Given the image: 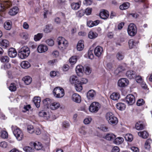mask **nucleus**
<instances>
[{"label": "nucleus", "mask_w": 152, "mask_h": 152, "mask_svg": "<svg viewBox=\"0 0 152 152\" xmlns=\"http://www.w3.org/2000/svg\"><path fill=\"white\" fill-rule=\"evenodd\" d=\"M151 142V139H149L147 140L145 144V147L146 149H148L150 148V144Z\"/></svg>", "instance_id": "42"}, {"label": "nucleus", "mask_w": 152, "mask_h": 152, "mask_svg": "<svg viewBox=\"0 0 152 152\" xmlns=\"http://www.w3.org/2000/svg\"><path fill=\"white\" fill-rule=\"evenodd\" d=\"M86 129L85 127H82L79 129V132L82 134L85 135L86 134Z\"/></svg>", "instance_id": "56"}, {"label": "nucleus", "mask_w": 152, "mask_h": 152, "mask_svg": "<svg viewBox=\"0 0 152 152\" xmlns=\"http://www.w3.org/2000/svg\"><path fill=\"white\" fill-rule=\"evenodd\" d=\"M60 106L59 103L54 102L50 104L49 108L52 110H55L58 109Z\"/></svg>", "instance_id": "17"}, {"label": "nucleus", "mask_w": 152, "mask_h": 152, "mask_svg": "<svg viewBox=\"0 0 152 152\" xmlns=\"http://www.w3.org/2000/svg\"><path fill=\"white\" fill-rule=\"evenodd\" d=\"M129 7V3L128 2L124 3L120 6V9L122 10H126Z\"/></svg>", "instance_id": "34"}, {"label": "nucleus", "mask_w": 152, "mask_h": 152, "mask_svg": "<svg viewBox=\"0 0 152 152\" xmlns=\"http://www.w3.org/2000/svg\"><path fill=\"white\" fill-rule=\"evenodd\" d=\"M144 103V101L142 99H139L137 103V106H141L143 105Z\"/></svg>", "instance_id": "57"}, {"label": "nucleus", "mask_w": 152, "mask_h": 152, "mask_svg": "<svg viewBox=\"0 0 152 152\" xmlns=\"http://www.w3.org/2000/svg\"><path fill=\"white\" fill-rule=\"evenodd\" d=\"M77 60V58L76 56H72L69 60L70 63L72 65L75 64Z\"/></svg>", "instance_id": "37"}, {"label": "nucleus", "mask_w": 152, "mask_h": 152, "mask_svg": "<svg viewBox=\"0 0 152 152\" xmlns=\"http://www.w3.org/2000/svg\"><path fill=\"white\" fill-rule=\"evenodd\" d=\"M22 80L24 82L26 85H28L31 83L32 79L29 76H26L22 78Z\"/></svg>", "instance_id": "26"}, {"label": "nucleus", "mask_w": 152, "mask_h": 152, "mask_svg": "<svg viewBox=\"0 0 152 152\" xmlns=\"http://www.w3.org/2000/svg\"><path fill=\"white\" fill-rule=\"evenodd\" d=\"M125 70V68L123 66H119L115 70V73L116 75H118L119 74Z\"/></svg>", "instance_id": "36"}, {"label": "nucleus", "mask_w": 152, "mask_h": 152, "mask_svg": "<svg viewBox=\"0 0 152 152\" xmlns=\"http://www.w3.org/2000/svg\"><path fill=\"white\" fill-rule=\"evenodd\" d=\"M96 93L95 91L93 90H89L87 93V96L88 99H92L94 96L96 95Z\"/></svg>", "instance_id": "21"}, {"label": "nucleus", "mask_w": 152, "mask_h": 152, "mask_svg": "<svg viewBox=\"0 0 152 152\" xmlns=\"http://www.w3.org/2000/svg\"><path fill=\"white\" fill-rule=\"evenodd\" d=\"M135 128L137 130H141L144 129V126L141 121L137 122L135 124Z\"/></svg>", "instance_id": "32"}, {"label": "nucleus", "mask_w": 152, "mask_h": 152, "mask_svg": "<svg viewBox=\"0 0 152 152\" xmlns=\"http://www.w3.org/2000/svg\"><path fill=\"white\" fill-rule=\"evenodd\" d=\"M9 59V58L7 56H2L0 58V60L2 62H8Z\"/></svg>", "instance_id": "47"}, {"label": "nucleus", "mask_w": 152, "mask_h": 152, "mask_svg": "<svg viewBox=\"0 0 152 152\" xmlns=\"http://www.w3.org/2000/svg\"><path fill=\"white\" fill-rule=\"evenodd\" d=\"M100 129V130L104 132H107L108 131V128L104 125H101Z\"/></svg>", "instance_id": "58"}, {"label": "nucleus", "mask_w": 152, "mask_h": 152, "mask_svg": "<svg viewBox=\"0 0 152 152\" xmlns=\"http://www.w3.org/2000/svg\"><path fill=\"white\" fill-rule=\"evenodd\" d=\"M83 72L87 75H89L91 72V70L89 66H85L84 67Z\"/></svg>", "instance_id": "45"}, {"label": "nucleus", "mask_w": 152, "mask_h": 152, "mask_svg": "<svg viewBox=\"0 0 152 152\" xmlns=\"http://www.w3.org/2000/svg\"><path fill=\"white\" fill-rule=\"evenodd\" d=\"M77 49L79 51H81L84 48V42L83 40H80L77 43Z\"/></svg>", "instance_id": "24"}, {"label": "nucleus", "mask_w": 152, "mask_h": 152, "mask_svg": "<svg viewBox=\"0 0 152 152\" xmlns=\"http://www.w3.org/2000/svg\"><path fill=\"white\" fill-rule=\"evenodd\" d=\"M11 27V21H8L6 22L4 24V28L7 30H10Z\"/></svg>", "instance_id": "44"}, {"label": "nucleus", "mask_w": 152, "mask_h": 152, "mask_svg": "<svg viewBox=\"0 0 152 152\" xmlns=\"http://www.w3.org/2000/svg\"><path fill=\"white\" fill-rule=\"evenodd\" d=\"M23 149L26 152H33L34 151V149L28 146L24 147Z\"/></svg>", "instance_id": "50"}, {"label": "nucleus", "mask_w": 152, "mask_h": 152, "mask_svg": "<svg viewBox=\"0 0 152 152\" xmlns=\"http://www.w3.org/2000/svg\"><path fill=\"white\" fill-rule=\"evenodd\" d=\"M13 133L16 139L19 141L21 140L23 138V134L21 130L17 126H12Z\"/></svg>", "instance_id": "4"}, {"label": "nucleus", "mask_w": 152, "mask_h": 152, "mask_svg": "<svg viewBox=\"0 0 152 152\" xmlns=\"http://www.w3.org/2000/svg\"><path fill=\"white\" fill-rule=\"evenodd\" d=\"M30 144L31 146H34V148L37 150H39L41 149L42 147L41 143L39 142H32Z\"/></svg>", "instance_id": "20"}, {"label": "nucleus", "mask_w": 152, "mask_h": 152, "mask_svg": "<svg viewBox=\"0 0 152 152\" xmlns=\"http://www.w3.org/2000/svg\"><path fill=\"white\" fill-rule=\"evenodd\" d=\"M98 36V34L96 32L93 31H90L88 34V37L91 39H95Z\"/></svg>", "instance_id": "29"}, {"label": "nucleus", "mask_w": 152, "mask_h": 152, "mask_svg": "<svg viewBox=\"0 0 152 152\" xmlns=\"http://www.w3.org/2000/svg\"><path fill=\"white\" fill-rule=\"evenodd\" d=\"M43 34L42 33H38L34 36V39L35 41L39 40L42 37Z\"/></svg>", "instance_id": "39"}, {"label": "nucleus", "mask_w": 152, "mask_h": 152, "mask_svg": "<svg viewBox=\"0 0 152 152\" xmlns=\"http://www.w3.org/2000/svg\"><path fill=\"white\" fill-rule=\"evenodd\" d=\"M72 100L74 102L80 103L81 101V98L80 96L77 94H73L72 96Z\"/></svg>", "instance_id": "16"}, {"label": "nucleus", "mask_w": 152, "mask_h": 152, "mask_svg": "<svg viewBox=\"0 0 152 152\" xmlns=\"http://www.w3.org/2000/svg\"><path fill=\"white\" fill-rule=\"evenodd\" d=\"M126 100L128 104L131 105L134 103L135 100V97L134 95L129 94L126 96Z\"/></svg>", "instance_id": "10"}, {"label": "nucleus", "mask_w": 152, "mask_h": 152, "mask_svg": "<svg viewBox=\"0 0 152 152\" xmlns=\"http://www.w3.org/2000/svg\"><path fill=\"white\" fill-rule=\"evenodd\" d=\"M88 58L90 59H93L94 58V55L92 53V51L91 50L88 52Z\"/></svg>", "instance_id": "64"}, {"label": "nucleus", "mask_w": 152, "mask_h": 152, "mask_svg": "<svg viewBox=\"0 0 152 152\" xmlns=\"http://www.w3.org/2000/svg\"><path fill=\"white\" fill-rule=\"evenodd\" d=\"M48 50L47 46L41 44L39 45L37 48L38 52L39 53H42L45 52Z\"/></svg>", "instance_id": "11"}, {"label": "nucleus", "mask_w": 152, "mask_h": 152, "mask_svg": "<svg viewBox=\"0 0 152 152\" xmlns=\"http://www.w3.org/2000/svg\"><path fill=\"white\" fill-rule=\"evenodd\" d=\"M100 104L97 102H93L90 105L89 110L93 113L96 112L100 108Z\"/></svg>", "instance_id": "7"}, {"label": "nucleus", "mask_w": 152, "mask_h": 152, "mask_svg": "<svg viewBox=\"0 0 152 152\" xmlns=\"http://www.w3.org/2000/svg\"><path fill=\"white\" fill-rule=\"evenodd\" d=\"M30 53L29 48L26 46H25L19 50L18 55L20 58L23 59L27 57L29 55Z\"/></svg>", "instance_id": "3"}, {"label": "nucleus", "mask_w": 152, "mask_h": 152, "mask_svg": "<svg viewBox=\"0 0 152 152\" xmlns=\"http://www.w3.org/2000/svg\"><path fill=\"white\" fill-rule=\"evenodd\" d=\"M126 75L129 78L132 79L135 78L136 74L135 72L133 70H130L126 72Z\"/></svg>", "instance_id": "13"}, {"label": "nucleus", "mask_w": 152, "mask_h": 152, "mask_svg": "<svg viewBox=\"0 0 152 152\" xmlns=\"http://www.w3.org/2000/svg\"><path fill=\"white\" fill-rule=\"evenodd\" d=\"M129 47L130 49L132 48L135 45V42L133 39H130L129 41Z\"/></svg>", "instance_id": "54"}, {"label": "nucleus", "mask_w": 152, "mask_h": 152, "mask_svg": "<svg viewBox=\"0 0 152 152\" xmlns=\"http://www.w3.org/2000/svg\"><path fill=\"white\" fill-rule=\"evenodd\" d=\"M18 7H15L10 9L9 12V14L11 15H14L18 13Z\"/></svg>", "instance_id": "23"}, {"label": "nucleus", "mask_w": 152, "mask_h": 152, "mask_svg": "<svg viewBox=\"0 0 152 152\" xmlns=\"http://www.w3.org/2000/svg\"><path fill=\"white\" fill-rule=\"evenodd\" d=\"M33 102L37 108H39L40 107V102H41V99L40 97L37 96L34 97Z\"/></svg>", "instance_id": "25"}, {"label": "nucleus", "mask_w": 152, "mask_h": 152, "mask_svg": "<svg viewBox=\"0 0 152 152\" xmlns=\"http://www.w3.org/2000/svg\"><path fill=\"white\" fill-rule=\"evenodd\" d=\"M116 107L118 110H123L125 108V104L122 103H118L116 104Z\"/></svg>", "instance_id": "33"}, {"label": "nucleus", "mask_w": 152, "mask_h": 152, "mask_svg": "<svg viewBox=\"0 0 152 152\" xmlns=\"http://www.w3.org/2000/svg\"><path fill=\"white\" fill-rule=\"evenodd\" d=\"M0 136L3 138H6L8 137V134L5 131H2L0 132Z\"/></svg>", "instance_id": "46"}, {"label": "nucleus", "mask_w": 152, "mask_h": 152, "mask_svg": "<svg viewBox=\"0 0 152 152\" xmlns=\"http://www.w3.org/2000/svg\"><path fill=\"white\" fill-rule=\"evenodd\" d=\"M12 5L11 3L9 1H4L2 3L0 1V12L4 11L5 9L10 7Z\"/></svg>", "instance_id": "8"}, {"label": "nucleus", "mask_w": 152, "mask_h": 152, "mask_svg": "<svg viewBox=\"0 0 152 152\" xmlns=\"http://www.w3.org/2000/svg\"><path fill=\"white\" fill-rule=\"evenodd\" d=\"M124 138L126 141L129 142H131L133 139L132 135L130 134H126Z\"/></svg>", "instance_id": "41"}, {"label": "nucleus", "mask_w": 152, "mask_h": 152, "mask_svg": "<svg viewBox=\"0 0 152 152\" xmlns=\"http://www.w3.org/2000/svg\"><path fill=\"white\" fill-rule=\"evenodd\" d=\"M138 134L139 136L143 139L147 138L149 135L148 133L145 131L139 132Z\"/></svg>", "instance_id": "22"}, {"label": "nucleus", "mask_w": 152, "mask_h": 152, "mask_svg": "<svg viewBox=\"0 0 152 152\" xmlns=\"http://www.w3.org/2000/svg\"><path fill=\"white\" fill-rule=\"evenodd\" d=\"M59 53L57 50H55L52 52L51 56L54 58H57L59 56Z\"/></svg>", "instance_id": "53"}, {"label": "nucleus", "mask_w": 152, "mask_h": 152, "mask_svg": "<svg viewBox=\"0 0 152 152\" xmlns=\"http://www.w3.org/2000/svg\"><path fill=\"white\" fill-rule=\"evenodd\" d=\"M124 141L123 138L121 137H118L115 139L114 142L116 144H119L122 143Z\"/></svg>", "instance_id": "43"}, {"label": "nucleus", "mask_w": 152, "mask_h": 152, "mask_svg": "<svg viewBox=\"0 0 152 152\" xmlns=\"http://www.w3.org/2000/svg\"><path fill=\"white\" fill-rule=\"evenodd\" d=\"M92 0H85L83 2L84 4L86 5H90L92 4Z\"/></svg>", "instance_id": "61"}, {"label": "nucleus", "mask_w": 152, "mask_h": 152, "mask_svg": "<svg viewBox=\"0 0 152 152\" xmlns=\"http://www.w3.org/2000/svg\"><path fill=\"white\" fill-rule=\"evenodd\" d=\"M69 82L72 84H74L75 89L77 91H80L82 89V86H81V82L78 80L77 77L75 75H72L70 77Z\"/></svg>", "instance_id": "1"}, {"label": "nucleus", "mask_w": 152, "mask_h": 152, "mask_svg": "<svg viewBox=\"0 0 152 152\" xmlns=\"http://www.w3.org/2000/svg\"><path fill=\"white\" fill-rule=\"evenodd\" d=\"M129 83V81L127 79L121 78L118 80V85L120 87H123L127 86Z\"/></svg>", "instance_id": "9"}, {"label": "nucleus", "mask_w": 152, "mask_h": 152, "mask_svg": "<svg viewBox=\"0 0 152 152\" xmlns=\"http://www.w3.org/2000/svg\"><path fill=\"white\" fill-rule=\"evenodd\" d=\"M110 98L114 100H117L119 98V95L118 93L114 92L111 94Z\"/></svg>", "instance_id": "31"}, {"label": "nucleus", "mask_w": 152, "mask_h": 152, "mask_svg": "<svg viewBox=\"0 0 152 152\" xmlns=\"http://www.w3.org/2000/svg\"><path fill=\"white\" fill-rule=\"evenodd\" d=\"M127 31L130 36H134L137 32V28L136 26L133 23H130L128 26Z\"/></svg>", "instance_id": "6"}, {"label": "nucleus", "mask_w": 152, "mask_h": 152, "mask_svg": "<svg viewBox=\"0 0 152 152\" xmlns=\"http://www.w3.org/2000/svg\"><path fill=\"white\" fill-rule=\"evenodd\" d=\"M53 93L56 98H61L64 96V89L62 88L57 87L53 89Z\"/></svg>", "instance_id": "5"}, {"label": "nucleus", "mask_w": 152, "mask_h": 152, "mask_svg": "<svg viewBox=\"0 0 152 152\" xmlns=\"http://www.w3.org/2000/svg\"><path fill=\"white\" fill-rule=\"evenodd\" d=\"M84 67L81 65H77L76 68V72L78 75L81 76L83 75Z\"/></svg>", "instance_id": "18"}, {"label": "nucleus", "mask_w": 152, "mask_h": 152, "mask_svg": "<svg viewBox=\"0 0 152 152\" xmlns=\"http://www.w3.org/2000/svg\"><path fill=\"white\" fill-rule=\"evenodd\" d=\"M52 29V27L51 25H47L46 26L44 31L45 33H49L50 32Z\"/></svg>", "instance_id": "48"}, {"label": "nucleus", "mask_w": 152, "mask_h": 152, "mask_svg": "<svg viewBox=\"0 0 152 152\" xmlns=\"http://www.w3.org/2000/svg\"><path fill=\"white\" fill-rule=\"evenodd\" d=\"M91 121V118H85L84 120V122L85 124H87L90 123Z\"/></svg>", "instance_id": "62"}, {"label": "nucleus", "mask_w": 152, "mask_h": 152, "mask_svg": "<svg viewBox=\"0 0 152 152\" xmlns=\"http://www.w3.org/2000/svg\"><path fill=\"white\" fill-rule=\"evenodd\" d=\"M47 44L49 45L52 46L54 45V42L52 39H48L46 41Z\"/></svg>", "instance_id": "55"}, {"label": "nucleus", "mask_w": 152, "mask_h": 152, "mask_svg": "<svg viewBox=\"0 0 152 152\" xmlns=\"http://www.w3.org/2000/svg\"><path fill=\"white\" fill-rule=\"evenodd\" d=\"M21 37L23 39H26L28 37V34L26 33H23L20 34Z\"/></svg>", "instance_id": "59"}, {"label": "nucleus", "mask_w": 152, "mask_h": 152, "mask_svg": "<svg viewBox=\"0 0 152 152\" xmlns=\"http://www.w3.org/2000/svg\"><path fill=\"white\" fill-rule=\"evenodd\" d=\"M84 13V11L82 10L78 11L77 12V15L78 16L81 17L83 15Z\"/></svg>", "instance_id": "63"}, {"label": "nucleus", "mask_w": 152, "mask_h": 152, "mask_svg": "<svg viewBox=\"0 0 152 152\" xmlns=\"http://www.w3.org/2000/svg\"><path fill=\"white\" fill-rule=\"evenodd\" d=\"M8 54L9 56L12 58H14L16 56L17 53L16 50L13 48L9 49L8 51Z\"/></svg>", "instance_id": "19"}, {"label": "nucleus", "mask_w": 152, "mask_h": 152, "mask_svg": "<svg viewBox=\"0 0 152 152\" xmlns=\"http://www.w3.org/2000/svg\"><path fill=\"white\" fill-rule=\"evenodd\" d=\"M110 121V122H108L109 124L112 125H115L118 123V119L114 115L111 119Z\"/></svg>", "instance_id": "35"}, {"label": "nucleus", "mask_w": 152, "mask_h": 152, "mask_svg": "<svg viewBox=\"0 0 152 152\" xmlns=\"http://www.w3.org/2000/svg\"><path fill=\"white\" fill-rule=\"evenodd\" d=\"M39 116L43 117L45 119H48L50 116V114L48 112L42 110L39 113Z\"/></svg>", "instance_id": "15"}, {"label": "nucleus", "mask_w": 152, "mask_h": 152, "mask_svg": "<svg viewBox=\"0 0 152 152\" xmlns=\"http://www.w3.org/2000/svg\"><path fill=\"white\" fill-rule=\"evenodd\" d=\"M20 65L22 68L24 69L28 68L30 66L29 63L26 61H22Z\"/></svg>", "instance_id": "30"}, {"label": "nucleus", "mask_w": 152, "mask_h": 152, "mask_svg": "<svg viewBox=\"0 0 152 152\" xmlns=\"http://www.w3.org/2000/svg\"><path fill=\"white\" fill-rule=\"evenodd\" d=\"M58 48L61 50H63L68 46V41L64 38L60 37L57 39Z\"/></svg>", "instance_id": "2"}, {"label": "nucleus", "mask_w": 152, "mask_h": 152, "mask_svg": "<svg viewBox=\"0 0 152 152\" xmlns=\"http://www.w3.org/2000/svg\"><path fill=\"white\" fill-rule=\"evenodd\" d=\"M116 56L117 59L119 60H122L124 58V56L121 52H118L116 54Z\"/></svg>", "instance_id": "49"}, {"label": "nucleus", "mask_w": 152, "mask_h": 152, "mask_svg": "<svg viewBox=\"0 0 152 152\" xmlns=\"http://www.w3.org/2000/svg\"><path fill=\"white\" fill-rule=\"evenodd\" d=\"M115 138V136L112 133H108L107 134L105 138L108 140H114Z\"/></svg>", "instance_id": "28"}, {"label": "nucleus", "mask_w": 152, "mask_h": 152, "mask_svg": "<svg viewBox=\"0 0 152 152\" xmlns=\"http://www.w3.org/2000/svg\"><path fill=\"white\" fill-rule=\"evenodd\" d=\"M9 88V90L11 91H16L17 88L15 84L14 83L11 84Z\"/></svg>", "instance_id": "51"}, {"label": "nucleus", "mask_w": 152, "mask_h": 152, "mask_svg": "<svg viewBox=\"0 0 152 152\" xmlns=\"http://www.w3.org/2000/svg\"><path fill=\"white\" fill-rule=\"evenodd\" d=\"M109 15V14L108 12L104 10L101 11L99 13L100 17L103 19H106L107 18Z\"/></svg>", "instance_id": "14"}, {"label": "nucleus", "mask_w": 152, "mask_h": 152, "mask_svg": "<svg viewBox=\"0 0 152 152\" xmlns=\"http://www.w3.org/2000/svg\"><path fill=\"white\" fill-rule=\"evenodd\" d=\"M81 2H80L77 3L73 2L71 4V8L73 10H76L78 9L80 7Z\"/></svg>", "instance_id": "27"}, {"label": "nucleus", "mask_w": 152, "mask_h": 152, "mask_svg": "<svg viewBox=\"0 0 152 152\" xmlns=\"http://www.w3.org/2000/svg\"><path fill=\"white\" fill-rule=\"evenodd\" d=\"M1 45L3 47L6 48L9 45V42L6 39L3 40L0 42Z\"/></svg>", "instance_id": "38"}, {"label": "nucleus", "mask_w": 152, "mask_h": 152, "mask_svg": "<svg viewBox=\"0 0 152 152\" xmlns=\"http://www.w3.org/2000/svg\"><path fill=\"white\" fill-rule=\"evenodd\" d=\"M27 130L28 132L30 134H32L34 132V129L33 126L32 125H28L27 127Z\"/></svg>", "instance_id": "52"}, {"label": "nucleus", "mask_w": 152, "mask_h": 152, "mask_svg": "<svg viewBox=\"0 0 152 152\" xmlns=\"http://www.w3.org/2000/svg\"><path fill=\"white\" fill-rule=\"evenodd\" d=\"M103 52V48L100 46H97L94 50L95 55L97 57L100 56Z\"/></svg>", "instance_id": "12"}, {"label": "nucleus", "mask_w": 152, "mask_h": 152, "mask_svg": "<svg viewBox=\"0 0 152 152\" xmlns=\"http://www.w3.org/2000/svg\"><path fill=\"white\" fill-rule=\"evenodd\" d=\"M114 115L113 114L110 112L107 113L106 115V120L108 121V122H110V120L113 117Z\"/></svg>", "instance_id": "40"}, {"label": "nucleus", "mask_w": 152, "mask_h": 152, "mask_svg": "<svg viewBox=\"0 0 152 152\" xmlns=\"http://www.w3.org/2000/svg\"><path fill=\"white\" fill-rule=\"evenodd\" d=\"M7 146V142L4 141L0 143V146L3 148H6Z\"/></svg>", "instance_id": "60"}]
</instances>
